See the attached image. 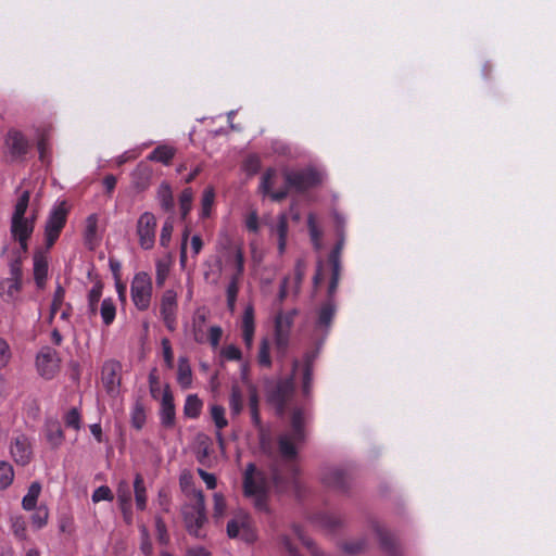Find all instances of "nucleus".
Instances as JSON below:
<instances>
[{
  "label": "nucleus",
  "mask_w": 556,
  "mask_h": 556,
  "mask_svg": "<svg viewBox=\"0 0 556 556\" xmlns=\"http://www.w3.org/2000/svg\"><path fill=\"white\" fill-rule=\"evenodd\" d=\"M305 414L302 408H294L291 415V427L278 438V451L281 459H274L269 472L258 469L249 463L243 472V493L250 498L256 510L269 513V491L285 493L299 490V467L295 463L298 448L305 442Z\"/></svg>",
  "instance_id": "nucleus-1"
},
{
  "label": "nucleus",
  "mask_w": 556,
  "mask_h": 556,
  "mask_svg": "<svg viewBox=\"0 0 556 556\" xmlns=\"http://www.w3.org/2000/svg\"><path fill=\"white\" fill-rule=\"evenodd\" d=\"M29 199V191H23L14 205V211L11 217V235L13 239L18 242V253L22 254H25L28 250V239L34 232L35 222L37 218L36 212L26 216Z\"/></svg>",
  "instance_id": "nucleus-2"
},
{
  "label": "nucleus",
  "mask_w": 556,
  "mask_h": 556,
  "mask_svg": "<svg viewBox=\"0 0 556 556\" xmlns=\"http://www.w3.org/2000/svg\"><path fill=\"white\" fill-rule=\"evenodd\" d=\"M215 266L217 278L228 268L244 271L243 251L229 236H222L216 244Z\"/></svg>",
  "instance_id": "nucleus-3"
},
{
  "label": "nucleus",
  "mask_w": 556,
  "mask_h": 556,
  "mask_svg": "<svg viewBox=\"0 0 556 556\" xmlns=\"http://www.w3.org/2000/svg\"><path fill=\"white\" fill-rule=\"evenodd\" d=\"M299 359L292 363V372L289 377L278 380L267 390V401L276 407L279 416L283 415L286 406L294 394V380L298 377Z\"/></svg>",
  "instance_id": "nucleus-4"
},
{
  "label": "nucleus",
  "mask_w": 556,
  "mask_h": 556,
  "mask_svg": "<svg viewBox=\"0 0 556 556\" xmlns=\"http://www.w3.org/2000/svg\"><path fill=\"white\" fill-rule=\"evenodd\" d=\"M182 517L186 529L190 535L202 538V527L206 522L205 502L202 491L193 492L192 503L182 508Z\"/></svg>",
  "instance_id": "nucleus-5"
},
{
  "label": "nucleus",
  "mask_w": 556,
  "mask_h": 556,
  "mask_svg": "<svg viewBox=\"0 0 556 556\" xmlns=\"http://www.w3.org/2000/svg\"><path fill=\"white\" fill-rule=\"evenodd\" d=\"M23 287L21 256L9 264V276L0 279V298L4 303L16 304Z\"/></svg>",
  "instance_id": "nucleus-6"
},
{
  "label": "nucleus",
  "mask_w": 556,
  "mask_h": 556,
  "mask_svg": "<svg viewBox=\"0 0 556 556\" xmlns=\"http://www.w3.org/2000/svg\"><path fill=\"white\" fill-rule=\"evenodd\" d=\"M152 290V279L148 273L139 271L134 276L130 294L137 309L147 311L150 307Z\"/></svg>",
  "instance_id": "nucleus-7"
},
{
  "label": "nucleus",
  "mask_w": 556,
  "mask_h": 556,
  "mask_svg": "<svg viewBox=\"0 0 556 556\" xmlns=\"http://www.w3.org/2000/svg\"><path fill=\"white\" fill-rule=\"evenodd\" d=\"M285 180L288 188L302 192L319 185L323 180V174L312 167L299 170H286Z\"/></svg>",
  "instance_id": "nucleus-8"
},
{
  "label": "nucleus",
  "mask_w": 556,
  "mask_h": 556,
  "mask_svg": "<svg viewBox=\"0 0 556 556\" xmlns=\"http://www.w3.org/2000/svg\"><path fill=\"white\" fill-rule=\"evenodd\" d=\"M336 311L337 308L333 300H327L316 311L314 338L319 345L324 343L329 333Z\"/></svg>",
  "instance_id": "nucleus-9"
},
{
  "label": "nucleus",
  "mask_w": 556,
  "mask_h": 556,
  "mask_svg": "<svg viewBox=\"0 0 556 556\" xmlns=\"http://www.w3.org/2000/svg\"><path fill=\"white\" fill-rule=\"evenodd\" d=\"M67 210L64 203L54 206L48 216L45 227V238L48 248H51L58 240L65 226Z\"/></svg>",
  "instance_id": "nucleus-10"
},
{
  "label": "nucleus",
  "mask_w": 556,
  "mask_h": 556,
  "mask_svg": "<svg viewBox=\"0 0 556 556\" xmlns=\"http://www.w3.org/2000/svg\"><path fill=\"white\" fill-rule=\"evenodd\" d=\"M227 534L231 539H240L247 543H252L256 539L250 516L242 511L228 521Z\"/></svg>",
  "instance_id": "nucleus-11"
},
{
  "label": "nucleus",
  "mask_w": 556,
  "mask_h": 556,
  "mask_svg": "<svg viewBox=\"0 0 556 556\" xmlns=\"http://www.w3.org/2000/svg\"><path fill=\"white\" fill-rule=\"evenodd\" d=\"M156 217L151 212L142 213L136 225L139 245L143 250H151L155 243Z\"/></svg>",
  "instance_id": "nucleus-12"
},
{
  "label": "nucleus",
  "mask_w": 556,
  "mask_h": 556,
  "mask_svg": "<svg viewBox=\"0 0 556 556\" xmlns=\"http://www.w3.org/2000/svg\"><path fill=\"white\" fill-rule=\"evenodd\" d=\"M60 357L51 346H42L36 355V368L45 379H52L60 369Z\"/></svg>",
  "instance_id": "nucleus-13"
},
{
  "label": "nucleus",
  "mask_w": 556,
  "mask_h": 556,
  "mask_svg": "<svg viewBox=\"0 0 556 556\" xmlns=\"http://www.w3.org/2000/svg\"><path fill=\"white\" fill-rule=\"evenodd\" d=\"M10 454L17 465H28L33 457V448L29 438L24 433H15L10 442Z\"/></svg>",
  "instance_id": "nucleus-14"
},
{
  "label": "nucleus",
  "mask_w": 556,
  "mask_h": 556,
  "mask_svg": "<svg viewBox=\"0 0 556 556\" xmlns=\"http://www.w3.org/2000/svg\"><path fill=\"white\" fill-rule=\"evenodd\" d=\"M177 293L173 289L164 291L161 298L160 311L166 328L173 331L176 327L177 317Z\"/></svg>",
  "instance_id": "nucleus-15"
},
{
  "label": "nucleus",
  "mask_w": 556,
  "mask_h": 556,
  "mask_svg": "<svg viewBox=\"0 0 556 556\" xmlns=\"http://www.w3.org/2000/svg\"><path fill=\"white\" fill-rule=\"evenodd\" d=\"M122 365L113 359L106 361L102 366L101 380L111 395H115L119 391Z\"/></svg>",
  "instance_id": "nucleus-16"
},
{
  "label": "nucleus",
  "mask_w": 556,
  "mask_h": 556,
  "mask_svg": "<svg viewBox=\"0 0 556 556\" xmlns=\"http://www.w3.org/2000/svg\"><path fill=\"white\" fill-rule=\"evenodd\" d=\"M160 424L165 429H173L176 425V408L174 396L168 384L164 387L159 410Z\"/></svg>",
  "instance_id": "nucleus-17"
},
{
  "label": "nucleus",
  "mask_w": 556,
  "mask_h": 556,
  "mask_svg": "<svg viewBox=\"0 0 556 556\" xmlns=\"http://www.w3.org/2000/svg\"><path fill=\"white\" fill-rule=\"evenodd\" d=\"M318 355V349L306 352L302 362L299 361L298 374L301 372V388L303 396L308 399L312 393L313 384V365Z\"/></svg>",
  "instance_id": "nucleus-18"
},
{
  "label": "nucleus",
  "mask_w": 556,
  "mask_h": 556,
  "mask_svg": "<svg viewBox=\"0 0 556 556\" xmlns=\"http://www.w3.org/2000/svg\"><path fill=\"white\" fill-rule=\"evenodd\" d=\"M321 481L329 489L345 491L349 486V475L342 468L329 467L323 472Z\"/></svg>",
  "instance_id": "nucleus-19"
},
{
  "label": "nucleus",
  "mask_w": 556,
  "mask_h": 556,
  "mask_svg": "<svg viewBox=\"0 0 556 556\" xmlns=\"http://www.w3.org/2000/svg\"><path fill=\"white\" fill-rule=\"evenodd\" d=\"M5 144L11 153L15 157L25 155L30 147L29 141L18 130H10L7 135Z\"/></svg>",
  "instance_id": "nucleus-20"
},
{
  "label": "nucleus",
  "mask_w": 556,
  "mask_h": 556,
  "mask_svg": "<svg viewBox=\"0 0 556 556\" xmlns=\"http://www.w3.org/2000/svg\"><path fill=\"white\" fill-rule=\"evenodd\" d=\"M242 339L248 349H251L253 345L254 331H255V323H254V308L253 305L249 304L245 306L242 321Z\"/></svg>",
  "instance_id": "nucleus-21"
},
{
  "label": "nucleus",
  "mask_w": 556,
  "mask_h": 556,
  "mask_svg": "<svg viewBox=\"0 0 556 556\" xmlns=\"http://www.w3.org/2000/svg\"><path fill=\"white\" fill-rule=\"evenodd\" d=\"M372 530L377 534L380 543V547L389 555V556H399V548L396 546V542L392 535L388 533V531L379 523H372Z\"/></svg>",
  "instance_id": "nucleus-22"
},
{
  "label": "nucleus",
  "mask_w": 556,
  "mask_h": 556,
  "mask_svg": "<svg viewBox=\"0 0 556 556\" xmlns=\"http://www.w3.org/2000/svg\"><path fill=\"white\" fill-rule=\"evenodd\" d=\"M152 177V169L151 167L141 162L137 165L135 170L131 174L132 178V185L138 191H144L150 186Z\"/></svg>",
  "instance_id": "nucleus-23"
},
{
  "label": "nucleus",
  "mask_w": 556,
  "mask_h": 556,
  "mask_svg": "<svg viewBox=\"0 0 556 556\" xmlns=\"http://www.w3.org/2000/svg\"><path fill=\"white\" fill-rule=\"evenodd\" d=\"M242 276L243 271L239 273V269L233 270L226 287L227 307L231 313L236 309L237 296Z\"/></svg>",
  "instance_id": "nucleus-24"
},
{
  "label": "nucleus",
  "mask_w": 556,
  "mask_h": 556,
  "mask_svg": "<svg viewBox=\"0 0 556 556\" xmlns=\"http://www.w3.org/2000/svg\"><path fill=\"white\" fill-rule=\"evenodd\" d=\"M34 279L38 289H43L46 286V280L48 277V262L47 258L40 254L36 253L34 255Z\"/></svg>",
  "instance_id": "nucleus-25"
},
{
  "label": "nucleus",
  "mask_w": 556,
  "mask_h": 556,
  "mask_svg": "<svg viewBox=\"0 0 556 556\" xmlns=\"http://www.w3.org/2000/svg\"><path fill=\"white\" fill-rule=\"evenodd\" d=\"M271 231L278 237V251L282 254L286 250L288 235V216L286 213L278 216L277 224L271 227Z\"/></svg>",
  "instance_id": "nucleus-26"
},
{
  "label": "nucleus",
  "mask_w": 556,
  "mask_h": 556,
  "mask_svg": "<svg viewBox=\"0 0 556 556\" xmlns=\"http://www.w3.org/2000/svg\"><path fill=\"white\" fill-rule=\"evenodd\" d=\"M290 344V331L283 330L279 325H275V348L278 357L283 358Z\"/></svg>",
  "instance_id": "nucleus-27"
},
{
  "label": "nucleus",
  "mask_w": 556,
  "mask_h": 556,
  "mask_svg": "<svg viewBox=\"0 0 556 556\" xmlns=\"http://www.w3.org/2000/svg\"><path fill=\"white\" fill-rule=\"evenodd\" d=\"M177 381L182 389H188L192 383V370L189 361L185 356L178 359Z\"/></svg>",
  "instance_id": "nucleus-28"
},
{
  "label": "nucleus",
  "mask_w": 556,
  "mask_h": 556,
  "mask_svg": "<svg viewBox=\"0 0 556 556\" xmlns=\"http://www.w3.org/2000/svg\"><path fill=\"white\" fill-rule=\"evenodd\" d=\"M176 150L167 144L157 146L149 155L148 160L168 165L175 155Z\"/></svg>",
  "instance_id": "nucleus-29"
},
{
  "label": "nucleus",
  "mask_w": 556,
  "mask_h": 556,
  "mask_svg": "<svg viewBox=\"0 0 556 556\" xmlns=\"http://www.w3.org/2000/svg\"><path fill=\"white\" fill-rule=\"evenodd\" d=\"M211 417L214 421L215 427L217 428L216 439L219 444H223L224 439L220 430L227 427L228 420L225 417V408L222 405L214 404L211 406Z\"/></svg>",
  "instance_id": "nucleus-30"
},
{
  "label": "nucleus",
  "mask_w": 556,
  "mask_h": 556,
  "mask_svg": "<svg viewBox=\"0 0 556 556\" xmlns=\"http://www.w3.org/2000/svg\"><path fill=\"white\" fill-rule=\"evenodd\" d=\"M314 522L316 526L327 531H334L342 525V520L340 517L328 513H320L316 515L314 517Z\"/></svg>",
  "instance_id": "nucleus-31"
},
{
  "label": "nucleus",
  "mask_w": 556,
  "mask_h": 556,
  "mask_svg": "<svg viewBox=\"0 0 556 556\" xmlns=\"http://www.w3.org/2000/svg\"><path fill=\"white\" fill-rule=\"evenodd\" d=\"M41 492V484L37 481L33 482L27 493L24 495L22 500V507L25 510H33L37 507V501Z\"/></svg>",
  "instance_id": "nucleus-32"
},
{
  "label": "nucleus",
  "mask_w": 556,
  "mask_h": 556,
  "mask_svg": "<svg viewBox=\"0 0 556 556\" xmlns=\"http://www.w3.org/2000/svg\"><path fill=\"white\" fill-rule=\"evenodd\" d=\"M46 438L52 447H58L63 443L64 434L59 422L51 421L47 424Z\"/></svg>",
  "instance_id": "nucleus-33"
},
{
  "label": "nucleus",
  "mask_w": 556,
  "mask_h": 556,
  "mask_svg": "<svg viewBox=\"0 0 556 556\" xmlns=\"http://www.w3.org/2000/svg\"><path fill=\"white\" fill-rule=\"evenodd\" d=\"M203 403L197 394H189L184 405V414L188 418H198L201 414Z\"/></svg>",
  "instance_id": "nucleus-34"
},
{
  "label": "nucleus",
  "mask_w": 556,
  "mask_h": 556,
  "mask_svg": "<svg viewBox=\"0 0 556 556\" xmlns=\"http://www.w3.org/2000/svg\"><path fill=\"white\" fill-rule=\"evenodd\" d=\"M134 492L136 506L139 510L146 509L147 506V495H146V486L143 478L140 473H137L134 479Z\"/></svg>",
  "instance_id": "nucleus-35"
},
{
  "label": "nucleus",
  "mask_w": 556,
  "mask_h": 556,
  "mask_svg": "<svg viewBox=\"0 0 556 556\" xmlns=\"http://www.w3.org/2000/svg\"><path fill=\"white\" fill-rule=\"evenodd\" d=\"M243 402L244 396L241 389L237 384L232 386L229 396V408L233 416L241 414L243 409Z\"/></svg>",
  "instance_id": "nucleus-36"
},
{
  "label": "nucleus",
  "mask_w": 556,
  "mask_h": 556,
  "mask_svg": "<svg viewBox=\"0 0 556 556\" xmlns=\"http://www.w3.org/2000/svg\"><path fill=\"white\" fill-rule=\"evenodd\" d=\"M249 406L253 425L263 432L262 420L258 412V395L254 389L250 390Z\"/></svg>",
  "instance_id": "nucleus-37"
},
{
  "label": "nucleus",
  "mask_w": 556,
  "mask_h": 556,
  "mask_svg": "<svg viewBox=\"0 0 556 556\" xmlns=\"http://www.w3.org/2000/svg\"><path fill=\"white\" fill-rule=\"evenodd\" d=\"M100 314L105 326H110L114 321L116 316V306L111 298H106L102 301Z\"/></svg>",
  "instance_id": "nucleus-38"
},
{
  "label": "nucleus",
  "mask_w": 556,
  "mask_h": 556,
  "mask_svg": "<svg viewBox=\"0 0 556 556\" xmlns=\"http://www.w3.org/2000/svg\"><path fill=\"white\" fill-rule=\"evenodd\" d=\"M146 409L140 401H136L130 413L131 425L137 430H140L146 424Z\"/></svg>",
  "instance_id": "nucleus-39"
},
{
  "label": "nucleus",
  "mask_w": 556,
  "mask_h": 556,
  "mask_svg": "<svg viewBox=\"0 0 556 556\" xmlns=\"http://www.w3.org/2000/svg\"><path fill=\"white\" fill-rule=\"evenodd\" d=\"M157 200L164 211H170L174 207V199L169 185L162 184L157 190Z\"/></svg>",
  "instance_id": "nucleus-40"
},
{
  "label": "nucleus",
  "mask_w": 556,
  "mask_h": 556,
  "mask_svg": "<svg viewBox=\"0 0 556 556\" xmlns=\"http://www.w3.org/2000/svg\"><path fill=\"white\" fill-rule=\"evenodd\" d=\"M215 200V191L213 187H207L203 191L201 200L200 217L206 218L211 215V210Z\"/></svg>",
  "instance_id": "nucleus-41"
},
{
  "label": "nucleus",
  "mask_w": 556,
  "mask_h": 556,
  "mask_svg": "<svg viewBox=\"0 0 556 556\" xmlns=\"http://www.w3.org/2000/svg\"><path fill=\"white\" fill-rule=\"evenodd\" d=\"M117 500L121 505V509L126 514L127 507H131V490L127 482L123 481L117 488Z\"/></svg>",
  "instance_id": "nucleus-42"
},
{
  "label": "nucleus",
  "mask_w": 556,
  "mask_h": 556,
  "mask_svg": "<svg viewBox=\"0 0 556 556\" xmlns=\"http://www.w3.org/2000/svg\"><path fill=\"white\" fill-rule=\"evenodd\" d=\"M338 235V241L329 254V262L332 267H341V252L344 247V230H340Z\"/></svg>",
  "instance_id": "nucleus-43"
},
{
  "label": "nucleus",
  "mask_w": 556,
  "mask_h": 556,
  "mask_svg": "<svg viewBox=\"0 0 556 556\" xmlns=\"http://www.w3.org/2000/svg\"><path fill=\"white\" fill-rule=\"evenodd\" d=\"M368 541L365 538H361L351 542H345L342 544V551L348 555H358L365 552L367 548Z\"/></svg>",
  "instance_id": "nucleus-44"
},
{
  "label": "nucleus",
  "mask_w": 556,
  "mask_h": 556,
  "mask_svg": "<svg viewBox=\"0 0 556 556\" xmlns=\"http://www.w3.org/2000/svg\"><path fill=\"white\" fill-rule=\"evenodd\" d=\"M34 510L31 515V525L35 529L43 528L49 518V509L46 505H39Z\"/></svg>",
  "instance_id": "nucleus-45"
},
{
  "label": "nucleus",
  "mask_w": 556,
  "mask_h": 556,
  "mask_svg": "<svg viewBox=\"0 0 556 556\" xmlns=\"http://www.w3.org/2000/svg\"><path fill=\"white\" fill-rule=\"evenodd\" d=\"M10 522L14 536L20 541H25L27 539L25 519L22 516H12Z\"/></svg>",
  "instance_id": "nucleus-46"
},
{
  "label": "nucleus",
  "mask_w": 556,
  "mask_h": 556,
  "mask_svg": "<svg viewBox=\"0 0 556 556\" xmlns=\"http://www.w3.org/2000/svg\"><path fill=\"white\" fill-rule=\"evenodd\" d=\"M14 478V470L10 463L0 462V489L4 490L9 488Z\"/></svg>",
  "instance_id": "nucleus-47"
},
{
  "label": "nucleus",
  "mask_w": 556,
  "mask_h": 556,
  "mask_svg": "<svg viewBox=\"0 0 556 556\" xmlns=\"http://www.w3.org/2000/svg\"><path fill=\"white\" fill-rule=\"evenodd\" d=\"M192 200H193L192 189L191 188L184 189L179 197L180 213H181L182 218H186V216L189 214L191 206H192Z\"/></svg>",
  "instance_id": "nucleus-48"
},
{
  "label": "nucleus",
  "mask_w": 556,
  "mask_h": 556,
  "mask_svg": "<svg viewBox=\"0 0 556 556\" xmlns=\"http://www.w3.org/2000/svg\"><path fill=\"white\" fill-rule=\"evenodd\" d=\"M269 351H270L269 340L266 338L262 339L261 344H260L258 355H257V362L263 367H269L271 364Z\"/></svg>",
  "instance_id": "nucleus-49"
},
{
  "label": "nucleus",
  "mask_w": 556,
  "mask_h": 556,
  "mask_svg": "<svg viewBox=\"0 0 556 556\" xmlns=\"http://www.w3.org/2000/svg\"><path fill=\"white\" fill-rule=\"evenodd\" d=\"M64 298H65V290L61 285H58L55 288L54 294H53L52 303H51V308H50L51 317H53L54 315H56L60 312V309L62 308L63 302H64Z\"/></svg>",
  "instance_id": "nucleus-50"
},
{
  "label": "nucleus",
  "mask_w": 556,
  "mask_h": 556,
  "mask_svg": "<svg viewBox=\"0 0 556 556\" xmlns=\"http://www.w3.org/2000/svg\"><path fill=\"white\" fill-rule=\"evenodd\" d=\"M155 532L157 542L161 545H167L169 543V534L167 532V527L162 517L160 516L155 517Z\"/></svg>",
  "instance_id": "nucleus-51"
},
{
  "label": "nucleus",
  "mask_w": 556,
  "mask_h": 556,
  "mask_svg": "<svg viewBox=\"0 0 556 556\" xmlns=\"http://www.w3.org/2000/svg\"><path fill=\"white\" fill-rule=\"evenodd\" d=\"M296 314H298L296 309H291L287 313H279L275 318V325L280 324V326L283 330L291 331L293 319Z\"/></svg>",
  "instance_id": "nucleus-52"
},
{
  "label": "nucleus",
  "mask_w": 556,
  "mask_h": 556,
  "mask_svg": "<svg viewBox=\"0 0 556 556\" xmlns=\"http://www.w3.org/2000/svg\"><path fill=\"white\" fill-rule=\"evenodd\" d=\"M98 229V218L94 214L89 215L85 226V241L91 243L96 238Z\"/></svg>",
  "instance_id": "nucleus-53"
},
{
  "label": "nucleus",
  "mask_w": 556,
  "mask_h": 556,
  "mask_svg": "<svg viewBox=\"0 0 556 556\" xmlns=\"http://www.w3.org/2000/svg\"><path fill=\"white\" fill-rule=\"evenodd\" d=\"M161 346L165 365L168 369H172L174 367V352L169 339L163 338L161 340Z\"/></svg>",
  "instance_id": "nucleus-54"
},
{
  "label": "nucleus",
  "mask_w": 556,
  "mask_h": 556,
  "mask_svg": "<svg viewBox=\"0 0 556 556\" xmlns=\"http://www.w3.org/2000/svg\"><path fill=\"white\" fill-rule=\"evenodd\" d=\"M150 394L153 399L157 400L161 393V386L156 368H153L148 377Z\"/></svg>",
  "instance_id": "nucleus-55"
},
{
  "label": "nucleus",
  "mask_w": 556,
  "mask_h": 556,
  "mask_svg": "<svg viewBox=\"0 0 556 556\" xmlns=\"http://www.w3.org/2000/svg\"><path fill=\"white\" fill-rule=\"evenodd\" d=\"M64 422L66 427L73 428L75 430L80 429L81 420L80 414L77 408L70 409L64 416Z\"/></svg>",
  "instance_id": "nucleus-56"
},
{
  "label": "nucleus",
  "mask_w": 556,
  "mask_h": 556,
  "mask_svg": "<svg viewBox=\"0 0 556 556\" xmlns=\"http://www.w3.org/2000/svg\"><path fill=\"white\" fill-rule=\"evenodd\" d=\"M169 273V266L164 261H157L155 264V280L157 286H163Z\"/></svg>",
  "instance_id": "nucleus-57"
},
{
  "label": "nucleus",
  "mask_w": 556,
  "mask_h": 556,
  "mask_svg": "<svg viewBox=\"0 0 556 556\" xmlns=\"http://www.w3.org/2000/svg\"><path fill=\"white\" fill-rule=\"evenodd\" d=\"M92 502L98 503L101 501H112L113 494L111 489L108 485H101L97 488L92 493Z\"/></svg>",
  "instance_id": "nucleus-58"
},
{
  "label": "nucleus",
  "mask_w": 556,
  "mask_h": 556,
  "mask_svg": "<svg viewBox=\"0 0 556 556\" xmlns=\"http://www.w3.org/2000/svg\"><path fill=\"white\" fill-rule=\"evenodd\" d=\"M173 229H174V226L169 219L164 222L162 229H161V236H160V243L162 247H167L169 244Z\"/></svg>",
  "instance_id": "nucleus-59"
},
{
  "label": "nucleus",
  "mask_w": 556,
  "mask_h": 556,
  "mask_svg": "<svg viewBox=\"0 0 556 556\" xmlns=\"http://www.w3.org/2000/svg\"><path fill=\"white\" fill-rule=\"evenodd\" d=\"M222 356L227 361H239L241 358V351L238 346L229 344L223 348Z\"/></svg>",
  "instance_id": "nucleus-60"
},
{
  "label": "nucleus",
  "mask_w": 556,
  "mask_h": 556,
  "mask_svg": "<svg viewBox=\"0 0 556 556\" xmlns=\"http://www.w3.org/2000/svg\"><path fill=\"white\" fill-rule=\"evenodd\" d=\"M341 267H332V276L328 287V300H333L340 279Z\"/></svg>",
  "instance_id": "nucleus-61"
},
{
  "label": "nucleus",
  "mask_w": 556,
  "mask_h": 556,
  "mask_svg": "<svg viewBox=\"0 0 556 556\" xmlns=\"http://www.w3.org/2000/svg\"><path fill=\"white\" fill-rule=\"evenodd\" d=\"M11 358V351L8 342L0 338V369L4 368Z\"/></svg>",
  "instance_id": "nucleus-62"
},
{
  "label": "nucleus",
  "mask_w": 556,
  "mask_h": 556,
  "mask_svg": "<svg viewBox=\"0 0 556 556\" xmlns=\"http://www.w3.org/2000/svg\"><path fill=\"white\" fill-rule=\"evenodd\" d=\"M307 227L311 236V240H317L321 238V231L319 230L314 214H309L307 217Z\"/></svg>",
  "instance_id": "nucleus-63"
},
{
  "label": "nucleus",
  "mask_w": 556,
  "mask_h": 556,
  "mask_svg": "<svg viewBox=\"0 0 556 556\" xmlns=\"http://www.w3.org/2000/svg\"><path fill=\"white\" fill-rule=\"evenodd\" d=\"M275 175L274 169H268L263 176L260 185V189L264 194H269L271 188V179Z\"/></svg>",
  "instance_id": "nucleus-64"
}]
</instances>
